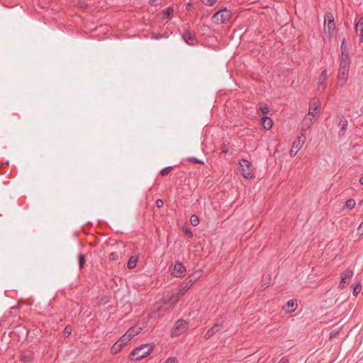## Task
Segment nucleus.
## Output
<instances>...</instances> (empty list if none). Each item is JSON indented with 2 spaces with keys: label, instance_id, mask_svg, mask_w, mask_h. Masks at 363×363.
<instances>
[{
  "label": "nucleus",
  "instance_id": "a19ab883",
  "mask_svg": "<svg viewBox=\"0 0 363 363\" xmlns=\"http://www.w3.org/2000/svg\"><path fill=\"white\" fill-rule=\"evenodd\" d=\"M195 161H196V162H197V163H200V162H201V161H199V160H196Z\"/></svg>",
  "mask_w": 363,
  "mask_h": 363
},
{
  "label": "nucleus",
  "instance_id": "b1692460",
  "mask_svg": "<svg viewBox=\"0 0 363 363\" xmlns=\"http://www.w3.org/2000/svg\"><path fill=\"white\" fill-rule=\"evenodd\" d=\"M84 263H85V257L83 255H80L79 257V267L82 268L84 267Z\"/></svg>",
  "mask_w": 363,
  "mask_h": 363
},
{
  "label": "nucleus",
  "instance_id": "7ed1b4c3",
  "mask_svg": "<svg viewBox=\"0 0 363 363\" xmlns=\"http://www.w3.org/2000/svg\"><path fill=\"white\" fill-rule=\"evenodd\" d=\"M320 107V102L318 101H313L309 107L308 116L303 119V123L306 125H310L312 123L313 118L318 116V109Z\"/></svg>",
  "mask_w": 363,
  "mask_h": 363
},
{
  "label": "nucleus",
  "instance_id": "423d86ee",
  "mask_svg": "<svg viewBox=\"0 0 363 363\" xmlns=\"http://www.w3.org/2000/svg\"><path fill=\"white\" fill-rule=\"evenodd\" d=\"M193 282L194 281L191 279L189 282L182 285L178 294L177 295H172V297L169 299H168L167 303L170 306L174 305L178 301L179 297L183 296L185 294V292H186L190 289Z\"/></svg>",
  "mask_w": 363,
  "mask_h": 363
},
{
  "label": "nucleus",
  "instance_id": "c756f323",
  "mask_svg": "<svg viewBox=\"0 0 363 363\" xmlns=\"http://www.w3.org/2000/svg\"><path fill=\"white\" fill-rule=\"evenodd\" d=\"M164 363H178V362L176 358L169 357Z\"/></svg>",
  "mask_w": 363,
  "mask_h": 363
},
{
  "label": "nucleus",
  "instance_id": "bb28decb",
  "mask_svg": "<svg viewBox=\"0 0 363 363\" xmlns=\"http://www.w3.org/2000/svg\"><path fill=\"white\" fill-rule=\"evenodd\" d=\"M173 11H174L172 7H169L165 11V13H164V15H165L166 18H169L171 15H172Z\"/></svg>",
  "mask_w": 363,
  "mask_h": 363
},
{
  "label": "nucleus",
  "instance_id": "5701e85b",
  "mask_svg": "<svg viewBox=\"0 0 363 363\" xmlns=\"http://www.w3.org/2000/svg\"><path fill=\"white\" fill-rule=\"evenodd\" d=\"M362 289L361 284L359 283L353 289V295L356 296L358 294L360 293Z\"/></svg>",
  "mask_w": 363,
  "mask_h": 363
},
{
  "label": "nucleus",
  "instance_id": "9d476101",
  "mask_svg": "<svg viewBox=\"0 0 363 363\" xmlns=\"http://www.w3.org/2000/svg\"><path fill=\"white\" fill-rule=\"evenodd\" d=\"M353 276V271L350 269H347L343 274L342 277L339 285V287L341 289H344L346 285L348 284L349 280Z\"/></svg>",
  "mask_w": 363,
  "mask_h": 363
},
{
  "label": "nucleus",
  "instance_id": "e433bc0d",
  "mask_svg": "<svg viewBox=\"0 0 363 363\" xmlns=\"http://www.w3.org/2000/svg\"><path fill=\"white\" fill-rule=\"evenodd\" d=\"M222 151L226 152L228 151V148L225 145L223 146Z\"/></svg>",
  "mask_w": 363,
  "mask_h": 363
},
{
  "label": "nucleus",
  "instance_id": "0eeeda50",
  "mask_svg": "<svg viewBox=\"0 0 363 363\" xmlns=\"http://www.w3.org/2000/svg\"><path fill=\"white\" fill-rule=\"evenodd\" d=\"M335 30L334 18L330 13L325 15L324 32L331 35Z\"/></svg>",
  "mask_w": 363,
  "mask_h": 363
},
{
  "label": "nucleus",
  "instance_id": "473e14b6",
  "mask_svg": "<svg viewBox=\"0 0 363 363\" xmlns=\"http://www.w3.org/2000/svg\"><path fill=\"white\" fill-rule=\"evenodd\" d=\"M260 111L263 114L267 113L269 112V108L267 106H261Z\"/></svg>",
  "mask_w": 363,
  "mask_h": 363
},
{
  "label": "nucleus",
  "instance_id": "dca6fc26",
  "mask_svg": "<svg viewBox=\"0 0 363 363\" xmlns=\"http://www.w3.org/2000/svg\"><path fill=\"white\" fill-rule=\"evenodd\" d=\"M297 304L294 301H289L287 302L284 309L286 313H291L296 309Z\"/></svg>",
  "mask_w": 363,
  "mask_h": 363
},
{
  "label": "nucleus",
  "instance_id": "c9c22d12",
  "mask_svg": "<svg viewBox=\"0 0 363 363\" xmlns=\"http://www.w3.org/2000/svg\"><path fill=\"white\" fill-rule=\"evenodd\" d=\"M278 363H289V360L286 358H282Z\"/></svg>",
  "mask_w": 363,
  "mask_h": 363
},
{
  "label": "nucleus",
  "instance_id": "2eb2a0df",
  "mask_svg": "<svg viewBox=\"0 0 363 363\" xmlns=\"http://www.w3.org/2000/svg\"><path fill=\"white\" fill-rule=\"evenodd\" d=\"M262 124L264 129L269 130L273 125L272 120L267 116L262 118Z\"/></svg>",
  "mask_w": 363,
  "mask_h": 363
},
{
  "label": "nucleus",
  "instance_id": "1a4fd4ad",
  "mask_svg": "<svg viewBox=\"0 0 363 363\" xmlns=\"http://www.w3.org/2000/svg\"><path fill=\"white\" fill-rule=\"evenodd\" d=\"M303 134L298 136L293 143L292 147L290 150L289 154L291 157H294L296 155V153L299 151V150L302 147L305 143V138L303 137Z\"/></svg>",
  "mask_w": 363,
  "mask_h": 363
},
{
  "label": "nucleus",
  "instance_id": "20e7f679",
  "mask_svg": "<svg viewBox=\"0 0 363 363\" xmlns=\"http://www.w3.org/2000/svg\"><path fill=\"white\" fill-rule=\"evenodd\" d=\"M239 164L242 176L245 179H252L253 177V169L251 163L248 160L242 159L239 161Z\"/></svg>",
  "mask_w": 363,
  "mask_h": 363
},
{
  "label": "nucleus",
  "instance_id": "f3484780",
  "mask_svg": "<svg viewBox=\"0 0 363 363\" xmlns=\"http://www.w3.org/2000/svg\"><path fill=\"white\" fill-rule=\"evenodd\" d=\"M221 326L220 325L216 323L214 326L210 329L206 334V337L209 338L211 337L213 334H215L216 332H218L220 329Z\"/></svg>",
  "mask_w": 363,
  "mask_h": 363
},
{
  "label": "nucleus",
  "instance_id": "aec40b11",
  "mask_svg": "<svg viewBox=\"0 0 363 363\" xmlns=\"http://www.w3.org/2000/svg\"><path fill=\"white\" fill-rule=\"evenodd\" d=\"M356 205V201L354 199H349L346 201L343 208H347L352 209Z\"/></svg>",
  "mask_w": 363,
  "mask_h": 363
},
{
  "label": "nucleus",
  "instance_id": "a878e982",
  "mask_svg": "<svg viewBox=\"0 0 363 363\" xmlns=\"http://www.w3.org/2000/svg\"><path fill=\"white\" fill-rule=\"evenodd\" d=\"M203 3L207 6H213L217 0H202Z\"/></svg>",
  "mask_w": 363,
  "mask_h": 363
},
{
  "label": "nucleus",
  "instance_id": "72a5a7b5",
  "mask_svg": "<svg viewBox=\"0 0 363 363\" xmlns=\"http://www.w3.org/2000/svg\"><path fill=\"white\" fill-rule=\"evenodd\" d=\"M72 333V328L69 326H67L65 329V333L69 335Z\"/></svg>",
  "mask_w": 363,
  "mask_h": 363
},
{
  "label": "nucleus",
  "instance_id": "f8f14e48",
  "mask_svg": "<svg viewBox=\"0 0 363 363\" xmlns=\"http://www.w3.org/2000/svg\"><path fill=\"white\" fill-rule=\"evenodd\" d=\"M186 268L179 262H177L173 271V275L176 277H182L185 274Z\"/></svg>",
  "mask_w": 363,
  "mask_h": 363
},
{
  "label": "nucleus",
  "instance_id": "f03ea898",
  "mask_svg": "<svg viewBox=\"0 0 363 363\" xmlns=\"http://www.w3.org/2000/svg\"><path fill=\"white\" fill-rule=\"evenodd\" d=\"M153 350V346L152 345L146 344L143 345L135 350H133L131 352L130 356L131 359L134 360H140L145 357H147L148 354H150V352Z\"/></svg>",
  "mask_w": 363,
  "mask_h": 363
},
{
  "label": "nucleus",
  "instance_id": "6e6552de",
  "mask_svg": "<svg viewBox=\"0 0 363 363\" xmlns=\"http://www.w3.org/2000/svg\"><path fill=\"white\" fill-rule=\"evenodd\" d=\"M186 329L187 323L182 320H179L174 324V326L172 329V335L179 336L183 333H184L186 330Z\"/></svg>",
  "mask_w": 363,
  "mask_h": 363
},
{
  "label": "nucleus",
  "instance_id": "4c0bfd02",
  "mask_svg": "<svg viewBox=\"0 0 363 363\" xmlns=\"http://www.w3.org/2000/svg\"><path fill=\"white\" fill-rule=\"evenodd\" d=\"M359 183L363 185V177L359 179Z\"/></svg>",
  "mask_w": 363,
  "mask_h": 363
},
{
  "label": "nucleus",
  "instance_id": "4468645a",
  "mask_svg": "<svg viewBox=\"0 0 363 363\" xmlns=\"http://www.w3.org/2000/svg\"><path fill=\"white\" fill-rule=\"evenodd\" d=\"M355 31L360 36L361 42L363 43V16L356 23Z\"/></svg>",
  "mask_w": 363,
  "mask_h": 363
},
{
  "label": "nucleus",
  "instance_id": "a211bd4d",
  "mask_svg": "<svg viewBox=\"0 0 363 363\" xmlns=\"http://www.w3.org/2000/svg\"><path fill=\"white\" fill-rule=\"evenodd\" d=\"M138 258L137 256H132L130 257L128 262V267L129 269H133L136 267Z\"/></svg>",
  "mask_w": 363,
  "mask_h": 363
},
{
  "label": "nucleus",
  "instance_id": "7c9ffc66",
  "mask_svg": "<svg viewBox=\"0 0 363 363\" xmlns=\"http://www.w3.org/2000/svg\"><path fill=\"white\" fill-rule=\"evenodd\" d=\"M357 231L358 233L360 234L361 235H363V221L360 223L359 226L358 227Z\"/></svg>",
  "mask_w": 363,
  "mask_h": 363
},
{
  "label": "nucleus",
  "instance_id": "cd10ccee",
  "mask_svg": "<svg viewBox=\"0 0 363 363\" xmlns=\"http://www.w3.org/2000/svg\"><path fill=\"white\" fill-rule=\"evenodd\" d=\"M182 230L189 237H190V238L192 237V233L191 232V230L187 227H185V226L183 227L182 228Z\"/></svg>",
  "mask_w": 363,
  "mask_h": 363
},
{
  "label": "nucleus",
  "instance_id": "412c9836",
  "mask_svg": "<svg viewBox=\"0 0 363 363\" xmlns=\"http://www.w3.org/2000/svg\"><path fill=\"white\" fill-rule=\"evenodd\" d=\"M131 340V338L130 337H128V335L125 333V335H123L121 339L118 340L120 342H121V344L124 346L130 340Z\"/></svg>",
  "mask_w": 363,
  "mask_h": 363
},
{
  "label": "nucleus",
  "instance_id": "393cba45",
  "mask_svg": "<svg viewBox=\"0 0 363 363\" xmlns=\"http://www.w3.org/2000/svg\"><path fill=\"white\" fill-rule=\"evenodd\" d=\"M171 169H172V167H165V168H164V169L161 171L160 174H161V175H162V176H166V175H167V174L170 172Z\"/></svg>",
  "mask_w": 363,
  "mask_h": 363
},
{
  "label": "nucleus",
  "instance_id": "ddd939ff",
  "mask_svg": "<svg viewBox=\"0 0 363 363\" xmlns=\"http://www.w3.org/2000/svg\"><path fill=\"white\" fill-rule=\"evenodd\" d=\"M143 327L144 324H143L142 325H136L135 327H133L127 331L126 334L128 335V337H130L132 339L136 335L139 334L141 332Z\"/></svg>",
  "mask_w": 363,
  "mask_h": 363
},
{
  "label": "nucleus",
  "instance_id": "2f4dec72",
  "mask_svg": "<svg viewBox=\"0 0 363 363\" xmlns=\"http://www.w3.org/2000/svg\"><path fill=\"white\" fill-rule=\"evenodd\" d=\"M155 203H156L157 207L161 208L163 206L164 202H163V201L162 199H157Z\"/></svg>",
  "mask_w": 363,
  "mask_h": 363
},
{
  "label": "nucleus",
  "instance_id": "4be33fe9",
  "mask_svg": "<svg viewBox=\"0 0 363 363\" xmlns=\"http://www.w3.org/2000/svg\"><path fill=\"white\" fill-rule=\"evenodd\" d=\"M190 223L194 226H196L199 224V219L197 216L193 215L190 218Z\"/></svg>",
  "mask_w": 363,
  "mask_h": 363
},
{
  "label": "nucleus",
  "instance_id": "9b49d317",
  "mask_svg": "<svg viewBox=\"0 0 363 363\" xmlns=\"http://www.w3.org/2000/svg\"><path fill=\"white\" fill-rule=\"evenodd\" d=\"M326 80H327V71L324 69L318 77V89L319 91H324L326 88Z\"/></svg>",
  "mask_w": 363,
  "mask_h": 363
},
{
  "label": "nucleus",
  "instance_id": "c85d7f7f",
  "mask_svg": "<svg viewBox=\"0 0 363 363\" xmlns=\"http://www.w3.org/2000/svg\"><path fill=\"white\" fill-rule=\"evenodd\" d=\"M184 38L185 39L186 42L188 43V44H193L194 43V38L191 35H189L188 36V39L186 38V35H184Z\"/></svg>",
  "mask_w": 363,
  "mask_h": 363
},
{
  "label": "nucleus",
  "instance_id": "ea45409f",
  "mask_svg": "<svg viewBox=\"0 0 363 363\" xmlns=\"http://www.w3.org/2000/svg\"><path fill=\"white\" fill-rule=\"evenodd\" d=\"M344 45H345V40H343V42L342 43V48L343 47Z\"/></svg>",
  "mask_w": 363,
  "mask_h": 363
},
{
  "label": "nucleus",
  "instance_id": "39448f33",
  "mask_svg": "<svg viewBox=\"0 0 363 363\" xmlns=\"http://www.w3.org/2000/svg\"><path fill=\"white\" fill-rule=\"evenodd\" d=\"M231 13L227 9H223L216 13L213 16V21L216 24L225 23L230 19Z\"/></svg>",
  "mask_w": 363,
  "mask_h": 363
},
{
  "label": "nucleus",
  "instance_id": "f257e3e1",
  "mask_svg": "<svg viewBox=\"0 0 363 363\" xmlns=\"http://www.w3.org/2000/svg\"><path fill=\"white\" fill-rule=\"evenodd\" d=\"M350 65V60L349 57L347 55H344L342 52L337 74V81L341 86H343L347 80L349 76Z\"/></svg>",
  "mask_w": 363,
  "mask_h": 363
},
{
  "label": "nucleus",
  "instance_id": "6ab92c4d",
  "mask_svg": "<svg viewBox=\"0 0 363 363\" xmlns=\"http://www.w3.org/2000/svg\"><path fill=\"white\" fill-rule=\"evenodd\" d=\"M123 345L118 340L112 346L111 352L113 354H117L123 348Z\"/></svg>",
  "mask_w": 363,
  "mask_h": 363
},
{
  "label": "nucleus",
  "instance_id": "f704fd0d",
  "mask_svg": "<svg viewBox=\"0 0 363 363\" xmlns=\"http://www.w3.org/2000/svg\"><path fill=\"white\" fill-rule=\"evenodd\" d=\"M109 257L111 259L115 260L118 258V255L116 252H112L111 254H110Z\"/></svg>",
  "mask_w": 363,
  "mask_h": 363
},
{
  "label": "nucleus",
  "instance_id": "58836bf2",
  "mask_svg": "<svg viewBox=\"0 0 363 363\" xmlns=\"http://www.w3.org/2000/svg\"><path fill=\"white\" fill-rule=\"evenodd\" d=\"M347 124H346V121H343V123H342V128H345V126H346Z\"/></svg>",
  "mask_w": 363,
  "mask_h": 363
}]
</instances>
